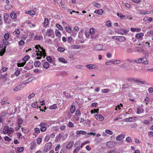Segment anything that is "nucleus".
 <instances>
[{
    "mask_svg": "<svg viewBox=\"0 0 153 153\" xmlns=\"http://www.w3.org/2000/svg\"><path fill=\"white\" fill-rule=\"evenodd\" d=\"M35 48L36 49L38 50L36 51V55L37 56L36 58L37 59H40L42 57H43V58H45V56H46L45 50L43 48H41L39 45H36Z\"/></svg>",
    "mask_w": 153,
    "mask_h": 153,
    "instance_id": "nucleus-1",
    "label": "nucleus"
},
{
    "mask_svg": "<svg viewBox=\"0 0 153 153\" xmlns=\"http://www.w3.org/2000/svg\"><path fill=\"white\" fill-rule=\"evenodd\" d=\"M133 62L136 63H142L145 65H147L149 63L148 61L146 58L145 56L136 59Z\"/></svg>",
    "mask_w": 153,
    "mask_h": 153,
    "instance_id": "nucleus-2",
    "label": "nucleus"
},
{
    "mask_svg": "<svg viewBox=\"0 0 153 153\" xmlns=\"http://www.w3.org/2000/svg\"><path fill=\"white\" fill-rule=\"evenodd\" d=\"M65 29L66 32L68 33H70L72 36H73L74 37L76 36L77 33L76 32H75V31H74L72 30L71 27V26L68 25L66 26L65 27Z\"/></svg>",
    "mask_w": 153,
    "mask_h": 153,
    "instance_id": "nucleus-3",
    "label": "nucleus"
},
{
    "mask_svg": "<svg viewBox=\"0 0 153 153\" xmlns=\"http://www.w3.org/2000/svg\"><path fill=\"white\" fill-rule=\"evenodd\" d=\"M94 50L96 51L105 50L106 48L104 46L102 45H98L94 47Z\"/></svg>",
    "mask_w": 153,
    "mask_h": 153,
    "instance_id": "nucleus-4",
    "label": "nucleus"
},
{
    "mask_svg": "<svg viewBox=\"0 0 153 153\" xmlns=\"http://www.w3.org/2000/svg\"><path fill=\"white\" fill-rule=\"evenodd\" d=\"M52 143L49 142L45 144L44 148V150L45 152H47L48 151L52 146Z\"/></svg>",
    "mask_w": 153,
    "mask_h": 153,
    "instance_id": "nucleus-5",
    "label": "nucleus"
},
{
    "mask_svg": "<svg viewBox=\"0 0 153 153\" xmlns=\"http://www.w3.org/2000/svg\"><path fill=\"white\" fill-rule=\"evenodd\" d=\"M46 34L48 36L52 38L54 36V32L53 30L51 29H48L47 30Z\"/></svg>",
    "mask_w": 153,
    "mask_h": 153,
    "instance_id": "nucleus-6",
    "label": "nucleus"
},
{
    "mask_svg": "<svg viewBox=\"0 0 153 153\" xmlns=\"http://www.w3.org/2000/svg\"><path fill=\"white\" fill-rule=\"evenodd\" d=\"M137 119V117H129L124 119V121L126 122H133Z\"/></svg>",
    "mask_w": 153,
    "mask_h": 153,
    "instance_id": "nucleus-7",
    "label": "nucleus"
},
{
    "mask_svg": "<svg viewBox=\"0 0 153 153\" xmlns=\"http://www.w3.org/2000/svg\"><path fill=\"white\" fill-rule=\"evenodd\" d=\"M106 145L109 148H113L116 146V143L114 141H110L107 142Z\"/></svg>",
    "mask_w": 153,
    "mask_h": 153,
    "instance_id": "nucleus-8",
    "label": "nucleus"
},
{
    "mask_svg": "<svg viewBox=\"0 0 153 153\" xmlns=\"http://www.w3.org/2000/svg\"><path fill=\"white\" fill-rule=\"evenodd\" d=\"M86 66L89 69H96L98 68L97 65L92 64L87 65H86Z\"/></svg>",
    "mask_w": 153,
    "mask_h": 153,
    "instance_id": "nucleus-9",
    "label": "nucleus"
},
{
    "mask_svg": "<svg viewBox=\"0 0 153 153\" xmlns=\"http://www.w3.org/2000/svg\"><path fill=\"white\" fill-rule=\"evenodd\" d=\"M95 119L99 121H102L104 120V117L101 115L97 114L95 116Z\"/></svg>",
    "mask_w": 153,
    "mask_h": 153,
    "instance_id": "nucleus-10",
    "label": "nucleus"
},
{
    "mask_svg": "<svg viewBox=\"0 0 153 153\" xmlns=\"http://www.w3.org/2000/svg\"><path fill=\"white\" fill-rule=\"evenodd\" d=\"M74 144V142L73 141L69 142L67 144L66 146V148L68 149H71L73 146Z\"/></svg>",
    "mask_w": 153,
    "mask_h": 153,
    "instance_id": "nucleus-11",
    "label": "nucleus"
},
{
    "mask_svg": "<svg viewBox=\"0 0 153 153\" xmlns=\"http://www.w3.org/2000/svg\"><path fill=\"white\" fill-rule=\"evenodd\" d=\"M29 79H28L24 81L23 82L21 83L20 84L21 88L22 89L24 87H25L26 85L28 84L29 82V81H28V80H29Z\"/></svg>",
    "mask_w": 153,
    "mask_h": 153,
    "instance_id": "nucleus-12",
    "label": "nucleus"
},
{
    "mask_svg": "<svg viewBox=\"0 0 153 153\" xmlns=\"http://www.w3.org/2000/svg\"><path fill=\"white\" fill-rule=\"evenodd\" d=\"M141 29L138 28L131 27L130 28V31L132 32H139L141 31Z\"/></svg>",
    "mask_w": 153,
    "mask_h": 153,
    "instance_id": "nucleus-13",
    "label": "nucleus"
},
{
    "mask_svg": "<svg viewBox=\"0 0 153 153\" xmlns=\"http://www.w3.org/2000/svg\"><path fill=\"white\" fill-rule=\"evenodd\" d=\"M94 13L96 14L102 15L103 14L104 11L102 9H100L95 10Z\"/></svg>",
    "mask_w": 153,
    "mask_h": 153,
    "instance_id": "nucleus-14",
    "label": "nucleus"
},
{
    "mask_svg": "<svg viewBox=\"0 0 153 153\" xmlns=\"http://www.w3.org/2000/svg\"><path fill=\"white\" fill-rule=\"evenodd\" d=\"M5 51V49H4L3 46L1 45H0V56H2Z\"/></svg>",
    "mask_w": 153,
    "mask_h": 153,
    "instance_id": "nucleus-15",
    "label": "nucleus"
},
{
    "mask_svg": "<svg viewBox=\"0 0 153 153\" xmlns=\"http://www.w3.org/2000/svg\"><path fill=\"white\" fill-rule=\"evenodd\" d=\"M129 81H133L135 82H139L140 83H141L143 84H145L146 83V81H143L142 82L140 81L139 79H132L131 80H129Z\"/></svg>",
    "mask_w": 153,
    "mask_h": 153,
    "instance_id": "nucleus-16",
    "label": "nucleus"
},
{
    "mask_svg": "<svg viewBox=\"0 0 153 153\" xmlns=\"http://www.w3.org/2000/svg\"><path fill=\"white\" fill-rule=\"evenodd\" d=\"M125 137V135L123 134H120L118 135L116 138V140L117 141H120L123 139Z\"/></svg>",
    "mask_w": 153,
    "mask_h": 153,
    "instance_id": "nucleus-17",
    "label": "nucleus"
},
{
    "mask_svg": "<svg viewBox=\"0 0 153 153\" xmlns=\"http://www.w3.org/2000/svg\"><path fill=\"white\" fill-rule=\"evenodd\" d=\"M7 100L8 98L7 97H5L2 98L1 99V105H3L5 103H6Z\"/></svg>",
    "mask_w": 153,
    "mask_h": 153,
    "instance_id": "nucleus-18",
    "label": "nucleus"
},
{
    "mask_svg": "<svg viewBox=\"0 0 153 153\" xmlns=\"http://www.w3.org/2000/svg\"><path fill=\"white\" fill-rule=\"evenodd\" d=\"M25 13L26 14H28L31 16L34 15L35 14V12L32 10L26 11L25 12Z\"/></svg>",
    "mask_w": 153,
    "mask_h": 153,
    "instance_id": "nucleus-19",
    "label": "nucleus"
},
{
    "mask_svg": "<svg viewBox=\"0 0 153 153\" xmlns=\"http://www.w3.org/2000/svg\"><path fill=\"white\" fill-rule=\"evenodd\" d=\"M76 133L77 135L82 134L84 135L86 134L87 133L85 131L82 130H79L77 131L76 132Z\"/></svg>",
    "mask_w": 153,
    "mask_h": 153,
    "instance_id": "nucleus-20",
    "label": "nucleus"
},
{
    "mask_svg": "<svg viewBox=\"0 0 153 153\" xmlns=\"http://www.w3.org/2000/svg\"><path fill=\"white\" fill-rule=\"evenodd\" d=\"M126 38L123 36H118L117 41L120 42H122L125 41Z\"/></svg>",
    "mask_w": 153,
    "mask_h": 153,
    "instance_id": "nucleus-21",
    "label": "nucleus"
},
{
    "mask_svg": "<svg viewBox=\"0 0 153 153\" xmlns=\"http://www.w3.org/2000/svg\"><path fill=\"white\" fill-rule=\"evenodd\" d=\"M59 60L60 62L64 64H65L67 63V61L63 57H60L58 59Z\"/></svg>",
    "mask_w": 153,
    "mask_h": 153,
    "instance_id": "nucleus-22",
    "label": "nucleus"
},
{
    "mask_svg": "<svg viewBox=\"0 0 153 153\" xmlns=\"http://www.w3.org/2000/svg\"><path fill=\"white\" fill-rule=\"evenodd\" d=\"M36 147V143L35 142H32L30 143V148L32 150L34 149Z\"/></svg>",
    "mask_w": 153,
    "mask_h": 153,
    "instance_id": "nucleus-23",
    "label": "nucleus"
},
{
    "mask_svg": "<svg viewBox=\"0 0 153 153\" xmlns=\"http://www.w3.org/2000/svg\"><path fill=\"white\" fill-rule=\"evenodd\" d=\"M112 59L113 65L118 64L121 63V61L119 60Z\"/></svg>",
    "mask_w": 153,
    "mask_h": 153,
    "instance_id": "nucleus-24",
    "label": "nucleus"
},
{
    "mask_svg": "<svg viewBox=\"0 0 153 153\" xmlns=\"http://www.w3.org/2000/svg\"><path fill=\"white\" fill-rule=\"evenodd\" d=\"M144 36V34L142 33H137L135 36V37L136 38L139 39L143 37Z\"/></svg>",
    "mask_w": 153,
    "mask_h": 153,
    "instance_id": "nucleus-25",
    "label": "nucleus"
},
{
    "mask_svg": "<svg viewBox=\"0 0 153 153\" xmlns=\"http://www.w3.org/2000/svg\"><path fill=\"white\" fill-rule=\"evenodd\" d=\"M49 20L48 18H46L44 19V21L43 23V25L44 27L47 26L49 24Z\"/></svg>",
    "mask_w": 153,
    "mask_h": 153,
    "instance_id": "nucleus-26",
    "label": "nucleus"
},
{
    "mask_svg": "<svg viewBox=\"0 0 153 153\" xmlns=\"http://www.w3.org/2000/svg\"><path fill=\"white\" fill-rule=\"evenodd\" d=\"M21 89H22V88H21L20 85H19L14 87L13 88V90L14 91H19Z\"/></svg>",
    "mask_w": 153,
    "mask_h": 153,
    "instance_id": "nucleus-27",
    "label": "nucleus"
},
{
    "mask_svg": "<svg viewBox=\"0 0 153 153\" xmlns=\"http://www.w3.org/2000/svg\"><path fill=\"white\" fill-rule=\"evenodd\" d=\"M62 137V135L61 134H59L56 137L55 140L56 142H58L60 140Z\"/></svg>",
    "mask_w": 153,
    "mask_h": 153,
    "instance_id": "nucleus-28",
    "label": "nucleus"
},
{
    "mask_svg": "<svg viewBox=\"0 0 153 153\" xmlns=\"http://www.w3.org/2000/svg\"><path fill=\"white\" fill-rule=\"evenodd\" d=\"M23 122V120L20 119H18L16 122L17 125L21 126Z\"/></svg>",
    "mask_w": 153,
    "mask_h": 153,
    "instance_id": "nucleus-29",
    "label": "nucleus"
},
{
    "mask_svg": "<svg viewBox=\"0 0 153 153\" xmlns=\"http://www.w3.org/2000/svg\"><path fill=\"white\" fill-rule=\"evenodd\" d=\"M10 17L13 19H16L17 17L16 13L14 12H12L10 14Z\"/></svg>",
    "mask_w": 153,
    "mask_h": 153,
    "instance_id": "nucleus-30",
    "label": "nucleus"
},
{
    "mask_svg": "<svg viewBox=\"0 0 153 153\" xmlns=\"http://www.w3.org/2000/svg\"><path fill=\"white\" fill-rule=\"evenodd\" d=\"M9 129V127L8 126H5L3 130V132L4 134H7L8 133V131Z\"/></svg>",
    "mask_w": 153,
    "mask_h": 153,
    "instance_id": "nucleus-31",
    "label": "nucleus"
},
{
    "mask_svg": "<svg viewBox=\"0 0 153 153\" xmlns=\"http://www.w3.org/2000/svg\"><path fill=\"white\" fill-rule=\"evenodd\" d=\"M93 6L97 8H100L101 7V5L100 4L98 3L95 2L94 3Z\"/></svg>",
    "mask_w": 153,
    "mask_h": 153,
    "instance_id": "nucleus-32",
    "label": "nucleus"
},
{
    "mask_svg": "<svg viewBox=\"0 0 153 153\" xmlns=\"http://www.w3.org/2000/svg\"><path fill=\"white\" fill-rule=\"evenodd\" d=\"M120 34L122 35H123L124 34H126L128 32L125 29H121L120 30Z\"/></svg>",
    "mask_w": 153,
    "mask_h": 153,
    "instance_id": "nucleus-33",
    "label": "nucleus"
},
{
    "mask_svg": "<svg viewBox=\"0 0 153 153\" xmlns=\"http://www.w3.org/2000/svg\"><path fill=\"white\" fill-rule=\"evenodd\" d=\"M117 15L121 19H126V16L121 13H117Z\"/></svg>",
    "mask_w": 153,
    "mask_h": 153,
    "instance_id": "nucleus-34",
    "label": "nucleus"
},
{
    "mask_svg": "<svg viewBox=\"0 0 153 153\" xmlns=\"http://www.w3.org/2000/svg\"><path fill=\"white\" fill-rule=\"evenodd\" d=\"M42 138L41 137H38L36 139L37 143L39 145L42 142Z\"/></svg>",
    "mask_w": 153,
    "mask_h": 153,
    "instance_id": "nucleus-35",
    "label": "nucleus"
},
{
    "mask_svg": "<svg viewBox=\"0 0 153 153\" xmlns=\"http://www.w3.org/2000/svg\"><path fill=\"white\" fill-rule=\"evenodd\" d=\"M80 48L79 45H72L71 46V48L72 49H79Z\"/></svg>",
    "mask_w": 153,
    "mask_h": 153,
    "instance_id": "nucleus-36",
    "label": "nucleus"
},
{
    "mask_svg": "<svg viewBox=\"0 0 153 153\" xmlns=\"http://www.w3.org/2000/svg\"><path fill=\"white\" fill-rule=\"evenodd\" d=\"M21 129L22 131L25 133H27L29 131L28 129L23 127L21 128Z\"/></svg>",
    "mask_w": 153,
    "mask_h": 153,
    "instance_id": "nucleus-37",
    "label": "nucleus"
},
{
    "mask_svg": "<svg viewBox=\"0 0 153 153\" xmlns=\"http://www.w3.org/2000/svg\"><path fill=\"white\" fill-rule=\"evenodd\" d=\"M40 133V131L39 129L38 128H34V134H36L38 135Z\"/></svg>",
    "mask_w": 153,
    "mask_h": 153,
    "instance_id": "nucleus-38",
    "label": "nucleus"
},
{
    "mask_svg": "<svg viewBox=\"0 0 153 153\" xmlns=\"http://www.w3.org/2000/svg\"><path fill=\"white\" fill-rule=\"evenodd\" d=\"M41 65V63L39 61L35 62L34 63V66L36 67H39Z\"/></svg>",
    "mask_w": 153,
    "mask_h": 153,
    "instance_id": "nucleus-39",
    "label": "nucleus"
},
{
    "mask_svg": "<svg viewBox=\"0 0 153 153\" xmlns=\"http://www.w3.org/2000/svg\"><path fill=\"white\" fill-rule=\"evenodd\" d=\"M55 33L57 36L59 37L61 36V33L58 30H56L55 32Z\"/></svg>",
    "mask_w": 153,
    "mask_h": 153,
    "instance_id": "nucleus-40",
    "label": "nucleus"
},
{
    "mask_svg": "<svg viewBox=\"0 0 153 153\" xmlns=\"http://www.w3.org/2000/svg\"><path fill=\"white\" fill-rule=\"evenodd\" d=\"M75 106L74 105H72L70 108V112L71 113H74L75 111Z\"/></svg>",
    "mask_w": 153,
    "mask_h": 153,
    "instance_id": "nucleus-41",
    "label": "nucleus"
},
{
    "mask_svg": "<svg viewBox=\"0 0 153 153\" xmlns=\"http://www.w3.org/2000/svg\"><path fill=\"white\" fill-rule=\"evenodd\" d=\"M49 64L47 62H45L43 65V67L46 69H48L49 67Z\"/></svg>",
    "mask_w": 153,
    "mask_h": 153,
    "instance_id": "nucleus-42",
    "label": "nucleus"
},
{
    "mask_svg": "<svg viewBox=\"0 0 153 153\" xmlns=\"http://www.w3.org/2000/svg\"><path fill=\"white\" fill-rule=\"evenodd\" d=\"M10 36V34L9 33H6L4 36V38L6 40L8 39L9 38Z\"/></svg>",
    "mask_w": 153,
    "mask_h": 153,
    "instance_id": "nucleus-43",
    "label": "nucleus"
},
{
    "mask_svg": "<svg viewBox=\"0 0 153 153\" xmlns=\"http://www.w3.org/2000/svg\"><path fill=\"white\" fill-rule=\"evenodd\" d=\"M105 132L109 135H112L113 134V132L111 131L108 129H106L105 131Z\"/></svg>",
    "mask_w": 153,
    "mask_h": 153,
    "instance_id": "nucleus-44",
    "label": "nucleus"
},
{
    "mask_svg": "<svg viewBox=\"0 0 153 153\" xmlns=\"http://www.w3.org/2000/svg\"><path fill=\"white\" fill-rule=\"evenodd\" d=\"M32 106L33 108H37L38 107V103L37 102H36L33 103L31 105Z\"/></svg>",
    "mask_w": 153,
    "mask_h": 153,
    "instance_id": "nucleus-45",
    "label": "nucleus"
},
{
    "mask_svg": "<svg viewBox=\"0 0 153 153\" xmlns=\"http://www.w3.org/2000/svg\"><path fill=\"white\" fill-rule=\"evenodd\" d=\"M89 33L91 35H93L95 33V30L93 28H91L89 29Z\"/></svg>",
    "mask_w": 153,
    "mask_h": 153,
    "instance_id": "nucleus-46",
    "label": "nucleus"
},
{
    "mask_svg": "<svg viewBox=\"0 0 153 153\" xmlns=\"http://www.w3.org/2000/svg\"><path fill=\"white\" fill-rule=\"evenodd\" d=\"M112 59H111L108 61L106 62H105V64L106 65H113L112 62Z\"/></svg>",
    "mask_w": 153,
    "mask_h": 153,
    "instance_id": "nucleus-47",
    "label": "nucleus"
},
{
    "mask_svg": "<svg viewBox=\"0 0 153 153\" xmlns=\"http://www.w3.org/2000/svg\"><path fill=\"white\" fill-rule=\"evenodd\" d=\"M74 124L71 121L69 122L68 126L70 128H73L74 127Z\"/></svg>",
    "mask_w": 153,
    "mask_h": 153,
    "instance_id": "nucleus-48",
    "label": "nucleus"
},
{
    "mask_svg": "<svg viewBox=\"0 0 153 153\" xmlns=\"http://www.w3.org/2000/svg\"><path fill=\"white\" fill-rule=\"evenodd\" d=\"M105 25L108 27H111V22L110 21H108L106 22Z\"/></svg>",
    "mask_w": 153,
    "mask_h": 153,
    "instance_id": "nucleus-49",
    "label": "nucleus"
},
{
    "mask_svg": "<svg viewBox=\"0 0 153 153\" xmlns=\"http://www.w3.org/2000/svg\"><path fill=\"white\" fill-rule=\"evenodd\" d=\"M24 149L23 147H19L17 148V151L19 152H22Z\"/></svg>",
    "mask_w": 153,
    "mask_h": 153,
    "instance_id": "nucleus-50",
    "label": "nucleus"
},
{
    "mask_svg": "<svg viewBox=\"0 0 153 153\" xmlns=\"http://www.w3.org/2000/svg\"><path fill=\"white\" fill-rule=\"evenodd\" d=\"M17 135L19 139L22 140L25 139L24 137L20 133H18L17 134Z\"/></svg>",
    "mask_w": 153,
    "mask_h": 153,
    "instance_id": "nucleus-51",
    "label": "nucleus"
},
{
    "mask_svg": "<svg viewBox=\"0 0 153 153\" xmlns=\"http://www.w3.org/2000/svg\"><path fill=\"white\" fill-rule=\"evenodd\" d=\"M85 37L87 38H89L91 34L89 33V32H85Z\"/></svg>",
    "mask_w": 153,
    "mask_h": 153,
    "instance_id": "nucleus-52",
    "label": "nucleus"
},
{
    "mask_svg": "<svg viewBox=\"0 0 153 153\" xmlns=\"http://www.w3.org/2000/svg\"><path fill=\"white\" fill-rule=\"evenodd\" d=\"M60 153H67L66 150L65 149V147H63L62 148Z\"/></svg>",
    "mask_w": 153,
    "mask_h": 153,
    "instance_id": "nucleus-53",
    "label": "nucleus"
},
{
    "mask_svg": "<svg viewBox=\"0 0 153 153\" xmlns=\"http://www.w3.org/2000/svg\"><path fill=\"white\" fill-rule=\"evenodd\" d=\"M14 131V129L11 127H9V130L8 131V133L9 134H11L13 133Z\"/></svg>",
    "mask_w": 153,
    "mask_h": 153,
    "instance_id": "nucleus-54",
    "label": "nucleus"
},
{
    "mask_svg": "<svg viewBox=\"0 0 153 153\" xmlns=\"http://www.w3.org/2000/svg\"><path fill=\"white\" fill-rule=\"evenodd\" d=\"M42 36L36 35L35 36L34 38L35 39L37 40H41L42 38Z\"/></svg>",
    "mask_w": 153,
    "mask_h": 153,
    "instance_id": "nucleus-55",
    "label": "nucleus"
},
{
    "mask_svg": "<svg viewBox=\"0 0 153 153\" xmlns=\"http://www.w3.org/2000/svg\"><path fill=\"white\" fill-rule=\"evenodd\" d=\"M50 139V136L49 134H47L45 138V141L48 142V141Z\"/></svg>",
    "mask_w": 153,
    "mask_h": 153,
    "instance_id": "nucleus-56",
    "label": "nucleus"
},
{
    "mask_svg": "<svg viewBox=\"0 0 153 153\" xmlns=\"http://www.w3.org/2000/svg\"><path fill=\"white\" fill-rule=\"evenodd\" d=\"M50 109H54L57 108V106L56 104H53V105H51L50 106Z\"/></svg>",
    "mask_w": 153,
    "mask_h": 153,
    "instance_id": "nucleus-57",
    "label": "nucleus"
},
{
    "mask_svg": "<svg viewBox=\"0 0 153 153\" xmlns=\"http://www.w3.org/2000/svg\"><path fill=\"white\" fill-rule=\"evenodd\" d=\"M57 50L59 51L62 52L64 51L65 49L64 48H62L61 47H59L58 48Z\"/></svg>",
    "mask_w": 153,
    "mask_h": 153,
    "instance_id": "nucleus-58",
    "label": "nucleus"
},
{
    "mask_svg": "<svg viewBox=\"0 0 153 153\" xmlns=\"http://www.w3.org/2000/svg\"><path fill=\"white\" fill-rule=\"evenodd\" d=\"M8 16L9 15L7 13H5L4 16V20H6L8 19Z\"/></svg>",
    "mask_w": 153,
    "mask_h": 153,
    "instance_id": "nucleus-59",
    "label": "nucleus"
},
{
    "mask_svg": "<svg viewBox=\"0 0 153 153\" xmlns=\"http://www.w3.org/2000/svg\"><path fill=\"white\" fill-rule=\"evenodd\" d=\"M149 137L151 138L153 137V131H151L149 132L148 134Z\"/></svg>",
    "mask_w": 153,
    "mask_h": 153,
    "instance_id": "nucleus-60",
    "label": "nucleus"
},
{
    "mask_svg": "<svg viewBox=\"0 0 153 153\" xmlns=\"http://www.w3.org/2000/svg\"><path fill=\"white\" fill-rule=\"evenodd\" d=\"M56 27L60 30H62L63 29L62 27L59 24H57L56 25Z\"/></svg>",
    "mask_w": 153,
    "mask_h": 153,
    "instance_id": "nucleus-61",
    "label": "nucleus"
},
{
    "mask_svg": "<svg viewBox=\"0 0 153 153\" xmlns=\"http://www.w3.org/2000/svg\"><path fill=\"white\" fill-rule=\"evenodd\" d=\"M30 56L28 55H26L23 58V60L24 61H26L30 59Z\"/></svg>",
    "mask_w": 153,
    "mask_h": 153,
    "instance_id": "nucleus-62",
    "label": "nucleus"
},
{
    "mask_svg": "<svg viewBox=\"0 0 153 153\" xmlns=\"http://www.w3.org/2000/svg\"><path fill=\"white\" fill-rule=\"evenodd\" d=\"M75 115L77 116H78L81 115V113L79 109H78L76 110L75 113Z\"/></svg>",
    "mask_w": 153,
    "mask_h": 153,
    "instance_id": "nucleus-63",
    "label": "nucleus"
},
{
    "mask_svg": "<svg viewBox=\"0 0 153 153\" xmlns=\"http://www.w3.org/2000/svg\"><path fill=\"white\" fill-rule=\"evenodd\" d=\"M80 149V148L79 147H77L74 149L73 153H77V152L79 151Z\"/></svg>",
    "mask_w": 153,
    "mask_h": 153,
    "instance_id": "nucleus-64",
    "label": "nucleus"
}]
</instances>
